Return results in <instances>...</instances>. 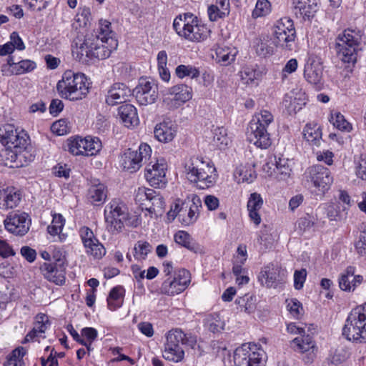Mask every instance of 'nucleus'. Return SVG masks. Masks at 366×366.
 Listing matches in <instances>:
<instances>
[{
	"instance_id": "9d476101",
	"label": "nucleus",
	"mask_w": 366,
	"mask_h": 366,
	"mask_svg": "<svg viewBox=\"0 0 366 366\" xmlns=\"http://www.w3.org/2000/svg\"><path fill=\"white\" fill-rule=\"evenodd\" d=\"M152 149L147 144H142L138 150L127 149L122 156L124 169L132 173L140 169L151 159Z\"/></svg>"
},
{
	"instance_id": "603ef678",
	"label": "nucleus",
	"mask_w": 366,
	"mask_h": 366,
	"mask_svg": "<svg viewBox=\"0 0 366 366\" xmlns=\"http://www.w3.org/2000/svg\"><path fill=\"white\" fill-rule=\"evenodd\" d=\"M274 118L271 112L267 110H262L257 114L251 122H254L255 124L267 129L269 125L273 122Z\"/></svg>"
},
{
	"instance_id": "f8f14e48",
	"label": "nucleus",
	"mask_w": 366,
	"mask_h": 366,
	"mask_svg": "<svg viewBox=\"0 0 366 366\" xmlns=\"http://www.w3.org/2000/svg\"><path fill=\"white\" fill-rule=\"evenodd\" d=\"M66 149L74 155L94 156L102 149V142L97 137H86L69 139L66 142Z\"/></svg>"
},
{
	"instance_id": "e433bc0d",
	"label": "nucleus",
	"mask_w": 366,
	"mask_h": 366,
	"mask_svg": "<svg viewBox=\"0 0 366 366\" xmlns=\"http://www.w3.org/2000/svg\"><path fill=\"white\" fill-rule=\"evenodd\" d=\"M241 80L244 84H255L261 76V72L253 66H243L239 71Z\"/></svg>"
},
{
	"instance_id": "8fccbe9b",
	"label": "nucleus",
	"mask_w": 366,
	"mask_h": 366,
	"mask_svg": "<svg viewBox=\"0 0 366 366\" xmlns=\"http://www.w3.org/2000/svg\"><path fill=\"white\" fill-rule=\"evenodd\" d=\"M330 122L334 125V127L341 131L350 132L352 129L351 124L340 112H336L334 114H332Z\"/></svg>"
},
{
	"instance_id": "13d9d810",
	"label": "nucleus",
	"mask_w": 366,
	"mask_h": 366,
	"mask_svg": "<svg viewBox=\"0 0 366 366\" xmlns=\"http://www.w3.org/2000/svg\"><path fill=\"white\" fill-rule=\"evenodd\" d=\"M154 194V190L145 187H139L135 192V201L141 205L146 204L144 202H149Z\"/></svg>"
},
{
	"instance_id": "9b49d317",
	"label": "nucleus",
	"mask_w": 366,
	"mask_h": 366,
	"mask_svg": "<svg viewBox=\"0 0 366 366\" xmlns=\"http://www.w3.org/2000/svg\"><path fill=\"white\" fill-rule=\"evenodd\" d=\"M273 43L282 48L290 49L291 43L296 38V30L292 20L284 17L277 21L273 26Z\"/></svg>"
},
{
	"instance_id": "f03ea898",
	"label": "nucleus",
	"mask_w": 366,
	"mask_h": 366,
	"mask_svg": "<svg viewBox=\"0 0 366 366\" xmlns=\"http://www.w3.org/2000/svg\"><path fill=\"white\" fill-rule=\"evenodd\" d=\"M61 97L70 101L81 100L86 97L89 90V83L82 73L66 71L56 84Z\"/></svg>"
},
{
	"instance_id": "a878e982",
	"label": "nucleus",
	"mask_w": 366,
	"mask_h": 366,
	"mask_svg": "<svg viewBox=\"0 0 366 366\" xmlns=\"http://www.w3.org/2000/svg\"><path fill=\"white\" fill-rule=\"evenodd\" d=\"M177 133V126L170 119H164L157 124L154 130L155 138L161 142L167 143L173 140Z\"/></svg>"
},
{
	"instance_id": "58836bf2",
	"label": "nucleus",
	"mask_w": 366,
	"mask_h": 366,
	"mask_svg": "<svg viewBox=\"0 0 366 366\" xmlns=\"http://www.w3.org/2000/svg\"><path fill=\"white\" fill-rule=\"evenodd\" d=\"M241 311L250 314L254 312L256 309V297L253 295H245L239 297L235 300Z\"/></svg>"
},
{
	"instance_id": "c9c22d12",
	"label": "nucleus",
	"mask_w": 366,
	"mask_h": 366,
	"mask_svg": "<svg viewBox=\"0 0 366 366\" xmlns=\"http://www.w3.org/2000/svg\"><path fill=\"white\" fill-rule=\"evenodd\" d=\"M303 136L308 142L318 146L322 139L320 127L317 124H307L303 129Z\"/></svg>"
},
{
	"instance_id": "7ed1b4c3",
	"label": "nucleus",
	"mask_w": 366,
	"mask_h": 366,
	"mask_svg": "<svg viewBox=\"0 0 366 366\" xmlns=\"http://www.w3.org/2000/svg\"><path fill=\"white\" fill-rule=\"evenodd\" d=\"M173 28L179 36L189 41H201L210 33L207 26L192 13H184L176 16Z\"/></svg>"
},
{
	"instance_id": "c756f323",
	"label": "nucleus",
	"mask_w": 366,
	"mask_h": 366,
	"mask_svg": "<svg viewBox=\"0 0 366 366\" xmlns=\"http://www.w3.org/2000/svg\"><path fill=\"white\" fill-rule=\"evenodd\" d=\"M49 321L47 315L44 314H38L35 317L34 325L31 331H30L25 337L23 343H26L34 340L35 337L41 336L44 333L48 326Z\"/></svg>"
},
{
	"instance_id": "bf43d9fd",
	"label": "nucleus",
	"mask_w": 366,
	"mask_h": 366,
	"mask_svg": "<svg viewBox=\"0 0 366 366\" xmlns=\"http://www.w3.org/2000/svg\"><path fill=\"white\" fill-rule=\"evenodd\" d=\"M16 75L29 72L36 68V63L33 61L26 59L15 62Z\"/></svg>"
},
{
	"instance_id": "de8ad7c7",
	"label": "nucleus",
	"mask_w": 366,
	"mask_h": 366,
	"mask_svg": "<svg viewBox=\"0 0 366 366\" xmlns=\"http://www.w3.org/2000/svg\"><path fill=\"white\" fill-rule=\"evenodd\" d=\"M174 241L177 244L184 247L189 250L195 249V243L190 235L184 231H179L174 234Z\"/></svg>"
},
{
	"instance_id": "a211bd4d",
	"label": "nucleus",
	"mask_w": 366,
	"mask_h": 366,
	"mask_svg": "<svg viewBox=\"0 0 366 366\" xmlns=\"http://www.w3.org/2000/svg\"><path fill=\"white\" fill-rule=\"evenodd\" d=\"M247 138L250 143L261 149H267L272 144L270 134L267 129L255 124L254 122H249Z\"/></svg>"
},
{
	"instance_id": "c03bdc74",
	"label": "nucleus",
	"mask_w": 366,
	"mask_h": 366,
	"mask_svg": "<svg viewBox=\"0 0 366 366\" xmlns=\"http://www.w3.org/2000/svg\"><path fill=\"white\" fill-rule=\"evenodd\" d=\"M302 104H305V103H300L299 99H297L290 94L285 95L282 102L283 107L290 115L296 114L300 109H301Z\"/></svg>"
},
{
	"instance_id": "473e14b6",
	"label": "nucleus",
	"mask_w": 366,
	"mask_h": 366,
	"mask_svg": "<svg viewBox=\"0 0 366 366\" xmlns=\"http://www.w3.org/2000/svg\"><path fill=\"white\" fill-rule=\"evenodd\" d=\"M107 197V189L104 184H93L88 191V198L93 204H103Z\"/></svg>"
},
{
	"instance_id": "774afa93",
	"label": "nucleus",
	"mask_w": 366,
	"mask_h": 366,
	"mask_svg": "<svg viewBox=\"0 0 366 366\" xmlns=\"http://www.w3.org/2000/svg\"><path fill=\"white\" fill-rule=\"evenodd\" d=\"M307 271L305 269L296 270L294 274V286L296 290H300L303 287L306 280Z\"/></svg>"
},
{
	"instance_id": "2eb2a0df",
	"label": "nucleus",
	"mask_w": 366,
	"mask_h": 366,
	"mask_svg": "<svg viewBox=\"0 0 366 366\" xmlns=\"http://www.w3.org/2000/svg\"><path fill=\"white\" fill-rule=\"evenodd\" d=\"M145 168V177L152 187L162 188L167 181L166 179L167 164L164 159L154 157L149 160Z\"/></svg>"
},
{
	"instance_id": "052dcab7",
	"label": "nucleus",
	"mask_w": 366,
	"mask_h": 366,
	"mask_svg": "<svg viewBox=\"0 0 366 366\" xmlns=\"http://www.w3.org/2000/svg\"><path fill=\"white\" fill-rule=\"evenodd\" d=\"M263 205V199L259 194L256 192L250 194L247 202V209L249 210H259Z\"/></svg>"
},
{
	"instance_id": "49530a36",
	"label": "nucleus",
	"mask_w": 366,
	"mask_h": 366,
	"mask_svg": "<svg viewBox=\"0 0 366 366\" xmlns=\"http://www.w3.org/2000/svg\"><path fill=\"white\" fill-rule=\"evenodd\" d=\"M176 74L179 78L183 79L186 76H189L192 79L199 77V71L194 66L191 65H179L175 70Z\"/></svg>"
},
{
	"instance_id": "a19ab883",
	"label": "nucleus",
	"mask_w": 366,
	"mask_h": 366,
	"mask_svg": "<svg viewBox=\"0 0 366 366\" xmlns=\"http://www.w3.org/2000/svg\"><path fill=\"white\" fill-rule=\"evenodd\" d=\"M26 350L23 347H19L14 350L7 357L4 366H24L23 357L26 355Z\"/></svg>"
},
{
	"instance_id": "20e7f679",
	"label": "nucleus",
	"mask_w": 366,
	"mask_h": 366,
	"mask_svg": "<svg viewBox=\"0 0 366 366\" xmlns=\"http://www.w3.org/2000/svg\"><path fill=\"white\" fill-rule=\"evenodd\" d=\"M184 169L187 179L197 183L200 189L209 188L215 182V168L199 157H192L187 159Z\"/></svg>"
},
{
	"instance_id": "a18cd8bd",
	"label": "nucleus",
	"mask_w": 366,
	"mask_h": 366,
	"mask_svg": "<svg viewBox=\"0 0 366 366\" xmlns=\"http://www.w3.org/2000/svg\"><path fill=\"white\" fill-rule=\"evenodd\" d=\"M205 323L209 330L213 333L221 332L224 327V321L217 314L208 315L205 320Z\"/></svg>"
},
{
	"instance_id": "2f4dec72",
	"label": "nucleus",
	"mask_w": 366,
	"mask_h": 366,
	"mask_svg": "<svg viewBox=\"0 0 366 366\" xmlns=\"http://www.w3.org/2000/svg\"><path fill=\"white\" fill-rule=\"evenodd\" d=\"M192 204L187 207V212L180 214L181 222L184 225H189L195 222L199 217V209L201 207L200 199L194 196L192 197Z\"/></svg>"
},
{
	"instance_id": "5fc2aeb1",
	"label": "nucleus",
	"mask_w": 366,
	"mask_h": 366,
	"mask_svg": "<svg viewBox=\"0 0 366 366\" xmlns=\"http://www.w3.org/2000/svg\"><path fill=\"white\" fill-rule=\"evenodd\" d=\"M91 19V14L89 9H83L81 13H78L75 17L74 21L72 24V26L77 29L79 28L86 26Z\"/></svg>"
},
{
	"instance_id": "69168bd1",
	"label": "nucleus",
	"mask_w": 366,
	"mask_h": 366,
	"mask_svg": "<svg viewBox=\"0 0 366 366\" xmlns=\"http://www.w3.org/2000/svg\"><path fill=\"white\" fill-rule=\"evenodd\" d=\"M51 129L53 133L59 136L64 135L69 132L66 122L64 119H60L54 122L51 127Z\"/></svg>"
},
{
	"instance_id": "ddd939ff",
	"label": "nucleus",
	"mask_w": 366,
	"mask_h": 366,
	"mask_svg": "<svg viewBox=\"0 0 366 366\" xmlns=\"http://www.w3.org/2000/svg\"><path fill=\"white\" fill-rule=\"evenodd\" d=\"M28 136L24 130L18 131L14 124H6L0 127V142L4 146L22 150L27 146Z\"/></svg>"
},
{
	"instance_id": "4be33fe9",
	"label": "nucleus",
	"mask_w": 366,
	"mask_h": 366,
	"mask_svg": "<svg viewBox=\"0 0 366 366\" xmlns=\"http://www.w3.org/2000/svg\"><path fill=\"white\" fill-rule=\"evenodd\" d=\"M356 268L353 266H348L339 277V287L345 292L354 291L364 280L360 274H355Z\"/></svg>"
},
{
	"instance_id": "bb28decb",
	"label": "nucleus",
	"mask_w": 366,
	"mask_h": 366,
	"mask_svg": "<svg viewBox=\"0 0 366 366\" xmlns=\"http://www.w3.org/2000/svg\"><path fill=\"white\" fill-rule=\"evenodd\" d=\"M322 65L316 61L307 62L305 66L304 76L306 80L320 89L322 85Z\"/></svg>"
},
{
	"instance_id": "393cba45",
	"label": "nucleus",
	"mask_w": 366,
	"mask_h": 366,
	"mask_svg": "<svg viewBox=\"0 0 366 366\" xmlns=\"http://www.w3.org/2000/svg\"><path fill=\"white\" fill-rule=\"evenodd\" d=\"M131 96V89L127 86L122 83H115L107 92L106 102L114 106L127 102Z\"/></svg>"
},
{
	"instance_id": "5701e85b",
	"label": "nucleus",
	"mask_w": 366,
	"mask_h": 366,
	"mask_svg": "<svg viewBox=\"0 0 366 366\" xmlns=\"http://www.w3.org/2000/svg\"><path fill=\"white\" fill-rule=\"evenodd\" d=\"M23 149H15L14 147H7L0 151V164L10 168H19L24 166L23 159L26 155L23 154Z\"/></svg>"
},
{
	"instance_id": "6e6d98bb",
	"label": "nucleus",
	"mask_w": 366,
	"mask_h": 366,
	"mask_svg": "<svg viewBox=\"0 0 366 366\" xmlns=\"http://www.w3.org/2000/svg\"><path fill=\"white\" fill-rule=\"evenodd\" d=\"M52 217L51 224L48 226L47 230L50 234L56 235L61 232L65 223V219L60 214H54Z\"/></svg>"
},
{
	"instance_id": "4468645a",
	"label": "nucleus",
	"mask_w": 366,
	"mask_h": 366,
	"mask_svg": "<svg viewBox=\"0 0 366 366\" xmlns=\"http://www.w3.org/2000/svg\"><path fill=\"white\" fill-rule=\"evenodd\" d=\"M304 176L307 182H310L322 192L327 190L333 182L330 171L322 165L310 167L305 171Z\"/></svg>"
},
{
	"instance_id": "39448f33",
	"label": "nucleus",
	"mask_w": 366,
	"mask_h": 366,
	"mask_svg": "<svg viewBox=\"0 0 366 366\" xmlns=\"http://www.w3.org/2000/svg\"><path fill=\"white\" fill-rule=\"evenodd\" d=\"M362 34L360 31L345 29L335 39V49L338 58L344 63L354 64L357 61Z\"/></svg>"
},
{
	"instance_id": "c85d7f7f",
	"label": "nucleus",
	"mask_w": 366,
	"mask_h": 366,
	"mask_svg": "<svg viewBox=\"0 0 366 366\" xmlns=\"http://www.w3.org/2000/svg\"><path fill=\"white\" fill-rule=\"evenodd\" d=\"M280 276V268L274 264L264 267L258 276V280L262 285L267 287H273Z\"/></svg>"
},
{
	"instance_id": "423d86ee",
	"label": "nucleus",
	"mask_w": 366,
	"mask_h": 366,
	"mask_svg": "<svg viewBox=\"0 0 366 366\" xmlns=\"http://www.w3.org/2000/svg\"><path fill=\"white\" fill-rule=\"evenodd\" d=\"M342 335L350 341L366 343V302L350 312L343 327Z\"/></svg>"
},
{
	"instance_id": "680f3d73",
	"label": "nucleus",
	"mask_w": 366,
	"mask_h": 366,
	"mask_svg": "<svg viewBox=\"0 0 366 366\" xmlns=\"http://www.w3.org/2000/svg\"><path fill=\"white\" fill-rule=\"evenodd\" d=\"M1 71L2 75L6 76L16 75L15 61L14 56H9L8 57L6 63L3 64L1 67Z\"/></svg>"
},
{
	"instance_id": "cd10ccee",
	"label": "nucleus",
	"mask_w": 366,
	"mask_h": 366,
	"mask_svg": "<svg viewBox=\"0 0 366 366\" xmlns=\"http://www.w3.org/2000/svg\"><path fill=\"white\" fill-rule=\"evenodd\" d=\"M292 347L295 351L305 353L308 352L309 357L307 362H311L315 356V345L310 335H302L300 337L295 338L291 343Z\"/></svg>"
},
{
	"instance_id": "b1692460",
	"label": "nucleus",
	"mask_w": 366,
	"mask_h": 366,
	"mask_svg": "<svg viewBox=\"0 0 366 366\" xmlns=\"http://www.w3.org/2000/svg\"><path fill=\"white\" fill-rule=\"evenodd\" d=\"M45 279L56 285H63L66 281V268L61 264L44 263L41 267Z\"/></svg>"
},
{
	"instance_id": "338daca9",
	"label": "nucleus",
	"mask_w": 366,
	"mask_h": 366,
	"mask_svg": "<svg viewBox=\"0 0 366 366\" xmlns=\"http://www.w3.org/2000/svg\"><path fill=\"white\" fill-rule=\"evenodd\" d=\"M287 307L290 314L296 318H299L302 313V305L297 300H291Z\"/></svg>"
},
{
	"instance_id": "dca6fc26",
	"label": "nucleus",
	"mask_w": 366,
	"mask_h": 366,
	"mask_svg": "<svg viewBox=\"0 0 366 366\" xmlns=\"http://www.w3.org/2000/svg\"><path fill=\"white\" fill-rule=\"evenodd\" d=\"M30 223L29 215L24 212H11L4 221L6 229L19 236H23L28 232Z\"/></svg>"
},
{
	"instance_id": "f3484780",
	"label": "nucleus",
	"mask_w": 366,
	"mask_h": 366,
	"mask_svg": "<svg viewBox=\"0 0 366 366\" xmlns=\"http://www.w3.org/2000/svg\"><path fill=\"white\" fill-rule=\"evenodd\" d=\"M137 102L142 105L153 104L158 97L157 86L146 79H141L134 90Z\"/></svg>"
},
{
	"instance_id": "4c0bfd02",
	"label": "nucleus",
	"mask_w": 366,
	"mask_h": 366,
	"mask_svg": "<svg viewBox=\"0 0 366 366\" xmlns=\"http://www.w3.org/2000/svg\"><path fill=\"white\" fill-rule=\"evenodd\" d=\"M124 289L122 287H114L110 291L109 297H107V303L109 310H115L121 307Z\"/></svg>"
},
{
	"instance_id": "72a5a7b5",
	"label": "nucleus",
	"mask_w": 366,
	"mask_h": 366,
	"mask_svg": "<svg viewBox=\"0 0 366 366\" xmlns=\"http://www.w3.org/2000/svg\"><path fill=\"white\" fill-rule=\"evenodd\" d=\"M187 286L185 285V282L183 283L175 277L172 279L168 277L164 281L162 285L161 290L164 294L167 295H174L183 292Z\"/></svg>"
},
{
	"instance_id": "37998d69",
	"label": "nucleus",
	"mask_w": 366,
	"mask_h": 366,
	"mask_svg": "<svg viewBox=\"0 0 366 366\" xmlns=\"http://www.w3.org/2000/svg\"><path fill=\"white\" fill-rule=\"evenodd\" d=\"M153 197L150 198L149 202L151 205L147 207L146 209L151 214H154L156 216L162 215L164 212V201L162 196L159 195L155 190Z\"/></svg>"
},
{
	"instance_id": "0eeeda50",
	"label": "nucleus",
	"mask_w": 366,
	"mask_h": 366,
	"mask_svg": "<svg viewBox=\"0 0 366 366\" xmlns=\"http://www.w3.org/2000/svg\"><path fill=\"white\" fill-rule=\"evenodd\" d=\"M166 339L163 356L166 360L175 362L182 361L184 356V352L179 343L194 347L197 342L195 337L187 335L179 329L169 331Z\"/></svg>"
},
{
	"instance_id": "6ab92c4d",
	"label": "nucleus",
	"mask_w": 366,
	"mask_h": 366,
	"mask_svg": "<svg viewBox=\"0 0 366 366\" xmlns=\"http://www.w3.org/2000/svg\"><path fill=\"white\" fill-rule=\"evenodd\" d=\"M169 94L172 97H167L164 102L170 108H177L192 97V89L185 84H178L169 89Z\"/></svg>"
},
{
	"instance_id": "f257e3e1",
	"label": "nucleus",
	"mask_w": 366,
	"mask_h": 366,
	"mask_svg": "<svg viewBox=\"0 0 366 366\" xmlns=\"http://www.w3.org/2000/svg\"><path fill=\"white\" fill-rule=\"evenodd\" d=\"M109 21L100 20L97 29L87 33L84 39L78 38L73 46V56L86 64L109 57L112 51L117 46V41L112 36Z\"/></svg>"
},
{
	"instance_id": "6e6552de",
	"label": "nucleus",
	"mask_w": 366,
	"mask_h": 366,
	"mask_svg": "<svg viewBox=\"0 0 366 366\" xmlns=\"http://www.w3.org/2000/svg\"><path fill=\"white\" fill-rule=\"evenodd\" d=\"M129 214L127 205L119 199H112L104 209V219L108 230L111 232H120L124 225L137 227V224L129 222Z\"/></svg>"
},
{
	"instance_id": "412c9836",
	"label": "nucleus",
	"mask_w": 366,
	"mask_h": 366,
	"mask_svg": "<svg viewBox=\"0 0 366 366\" xmlns=\"http://www.w3.org/2000/svg\"><path fill=\"white\" fill-rule=\"evenodd\" d=\"M293 162L292 159L285 157L283 155L278 157L274 156V160L271 159L269 162H267L264 166V170L269 172L267 168L271 169L270 165L275 166L274 171L276 174V177L280 181H285L289 179L292 174V167Z\"/></svg>"
},
{
	"instance_id": "ea45409f",
	"label": "nucleus",
	"mask_w": 366,
	"mask_h": 366,
	"mask_svg": "<svg viewBox=\"0 0 366 366\" xmlns=\"http://www.w3.org/2000/svg\"><path fill=\"white\" fill-rule=\"evenodd\" d=\"M229 139L227 129L223 127H217L213 130V144L220 149H224L229 144Z\"/></svg>"
},
{
	"instance_id": "79ce46f5",
	"label": "nucleus",
	"mask_w": 366,
	"mask_h": 366,
	"mask_svg": "<svg viewBox=\"0 0 366 366\" xmlns=\"http://www.w3.org/2000/svg\"><path fill=\"white\" fill-rule=\"evenodd\" d=\"M5 199H4V209H13L20 202L21 194L14 189H5Z\"/></svg>"
},
{
	"instance_id": "4d7b16f0",
	"label": "nucleus",
	"mask_w": 366,
	"mask_h": 366,
	"mask_svg": "<svg viewBox=\"0 0 366 366\" xmlns=\"http://www.w3.org/2000/svg\"><path fill=\"white\" fill-rule=\"evenodd\" d=\"M346 209L345 207L340 210V206L339 204L330 203L325 207V211L327 217L331 221H338L343 218L342 212Z\"/></svg>"
},
{
	"instance_id": "e2e57ef3",
	"label": "nucleus",
	"mask_w": 366,
	"mask_h": 366,
	"mask_svg": "<svg viewBox=\"0 0 366 366\" xmlns=\"http://www.w3.org/2000/svg\"><path fill=\"white\" fill-rule=\"evenodd\" d=\"M355 174L357 177L366 180V154H361L356 162Z\"/></svg>"
},
{
	"instance_id": "1a4fd4ad",
	"label": "nucleus",
	"mask_w": 366,
	"mask_h": 366,
	"mask_svg": "<svg viewBox=\"0 0 366 366\" xmlns=\"http://www.w3.org/2000/svg\"><path fill=\"white\" fill-rule=\"evenodd\" d=\"M264 357L265 352L262 349L249 343L236 349L234 362L236 366H264Z\"/></svg>"
},
{
	"instance_id": "0e129e2a",
	"label": "nucleus",
	"mask_w": 366,
	"mask_h": 366,
	"mask_svg": "<svg viewBox=\"0 0 366 366\" xmlns=\"http://www.w3.org/2000/svg\"><path fill=\"white\" fill-rule=\"evenodd\" d=\"M256 53L260 56H267L272 54L273 48L270 46L267 42L263 41H258L255 46Z\"/></svg>"
},
{
	"instance_id": "f704fd0d",
	"label": "nucleus",
	"mask_w": 366,
	"mask_h": 366,
	"mask_svg": "<svg viewBox=\"0 0 366 366\" xmlns=\"http://www.w3.org/2000/svg\"><path fill=\"white\" fill-rule=\"evenodd\" d=\"M215 51L217 61L224 66H227L233 62L237 54V51L235 48L226 46H218Z\"/></svg>"
},
{
	"instance_id": "3c124183",
	"label": "nucleus",
	"mask_w": 366,
	"mask_h": 366,
	"mask_svg": "<svg viewBox=\"0 0 366 366\" xmlns=\"http://www.w3.org/2000/svg\"><path fill=\"white\" fill-rule=\"evenodd\" d=\"M271 11V4L268 0H257L255 8L252 11L254 19L267 16Z\"/></svg>"
},
{
	"instance_id": "09e8293b",
	"label": "nucleus",
	"mask_w": 366,
	"mask_h": 366,
	"mask_svg": "<svg viewBox=\"0 0 366 366\" xmlns=\"http://www.w3.org/2000/svg\"><path fill=\"white\" fill-rule=\"evenodd\" d=\"M152 246L147 242L138 241L134 247V257L137 260L145 259L151 252Z\"/></svg>"
},
{
	"instance_id": "864d4df0",
	"label": "nucleus",
	"mask_w": 366,
	"mask_h": 366,
	"mask_svg": "<svg viewBox=\"0 0 366 366\" xmlns=\"http://www.w3.org/2000/svg\"><path fill=\"white\" fill-rule=\"evenodd\" d=\"M350 357V352L345 347H339L330 355V360L332 364L340 365L345 362Z\"/></svg>"
},
{
	"instance_id": "aec40b11",
	"label": "nucleus",
	"mask_w": 366,
	"mask_h": 366,
	"mask_svg": "<svg viewBox=\"0 0 366 366\" xmlns=\"http://www.w3.org/2000/svg\"><path fill=\"white\" fill-rule=\"evenodd\" d=\"M79 234L86 252L96 258H100L105 254L104 246L95 237L92 230L88 227H82L79 229Z\"/></svg>"
},
{
	"instance_id": "7c9ffc66",
	"label": "nucleus",
	"mask_w": 366,
	"mask_h": 366,
	"mask_svg": "<svg viewBox=\"0 0 366 366\" xmlns=\"http://www.w3.org/2000/svg\"><path fill=\"white\" fill-rule=\"evenodd\" d=\"M118 114L127 127H134L139 124L137 109L132 104L120 106Z\"/></svg>"
}]
</instances>
